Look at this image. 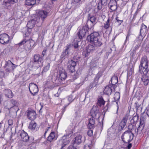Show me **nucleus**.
<instances>
[{
    "instance_id": "39448f33",
    "label": "nucleus",
    "mask_w": 149,
    "mask_h": 149,
    "mask_svg": "<svg viewBox=\"0 0 149 149\" xmlns=\"http://www.w3.org/2000/svg\"><path fill=\"white\" fill-rule=\"evenodd\" d=\"M72 134L70 133L64 135L60 139V141L61 143L62 148H63L66 145L68 144L71 141V137Z\"/></svg>"
},
{
    "instance_id": "c03bdc74",
    "label": "nucleus",
    "mask_w": 149,
    "mask_h": 149,
    "mask_svg": "<svg viewBox=\"0 0 149 149\" xmlns=\"http://www.w3.org/2000/svg\"><path fill=\"white\" fill-rule=\"evenodd\" d=\"M27 30L26 32V33H25V35L26 36H28L31 31V29L32 28H31L30 27H28L27 28Z\"/></svg>"
},
{
    "instance_id": "ea45409f",
    "label": "nucleus",
    "mask_w": 149,
    "mask_h": 149,
    "mask_svg": "<svg viewBox=\"0 0 149 149\" xmlns=\"http://www.w3.org/2000/svg\"><path fill=\"white\" fill-rule=\"evenodd\" d=\"M147 27L143 24L141 25V27L140 29V33L142 32L143 33L146 32V31Z\"/></svg>"
},
{
    "instance_id": "9b49d317",
    "label": "nucleus",
    "mask_w": 149,
    "mask_h": 149,
    "mask_svg": "<svg viewBox=\"0 0 149 149\" xmlns=\"http://www.w3.org/2000/svg\"><path fill=\"white\" fill-rule=\"evenodd\" d=\"M18 45L19 46L24 45V49L26 51H29L31 48L32 45H33V42H31L29 40H26L24 39L19 43Z\"/></svg>"
},
{
    "instance_id": "a211bd4d",
    "label": "nucleus",
    "mask_w": 149,
    "mask_h": 149,
    "mask_svg": "<svg viewBox=\"0 0 149 149\" xmlns=\"http://www.w3.org/2000/svg\"><path fill=\"white\" fill-rule=\"evenodd\" d=\"M127 120V117L125 116L123 117L121 122L120 123L118 128V132H120L123 129L126 125Z\"/></svg>"
},
{
    "instance_id": "4be33fe9",
    "label": "nucleus",
    "mask_w": 149,
    "mask_h": 149,
    "mask_svg": "<svg viewBox=\"0 0 149 149\" xmlns=\"http://www.w3.org/2000/svg\"><path fill=\"white\" fill-rule=\"evenodd\" d=\"M59 74L60 78L63 81L65 80L67 77V74L65 70L62 68H59Z\"/></svg>"
},
{
    "instance_id": "680f3d73",
    "label": "nucleus",
    "mask_w": 149,
    "mask_h": 149,
    "mask_svg": "<svg viewBox=\"0 0 149 149\" xmlns=\"http://www.w3.org/2000/svg\"><path fill=\"white\" fill-rule=\"evenodd\" d=\"M46 50H44L42 52V55L43 56L45 54Z\"/></svg>"
},
{
    "instance_id": "37998d69",
    "label": "nucleus",
    "mask_w": 149,
    "mask_h": 149,
    "mask_svg": "<svg viewBox=\"0 0 149 149\" xmlns=\"http://www.w3.org/2000/svg\"><path fill=\"white\" fill-rule=\"evenodd\" d=\"M104 5L102 3L100 2L98 3L97 5V9L98 10H100L102 8V6Z\"/></svg>"
},
{
    "instance_id": "a18cd8bd",
    "label": "nucleus",
    "mask_w": 149,
    "mask_h": 149,
    "mask_svg": "<svg viewBox=\"0 0 149 149\" xmlns=\"http://www.w3.org/2000/svg\"><path fill=\"white\" fill-rule=\"evenodd\" d=\"M71 45L70 44H68L66 46V49H65V52H68V53L69 52L68 50L71 47Z\"/></svg>"
},
{
    "instance_id": "6e6552de",
    "label": "nucleus",
    "mask_w": 149,
    "mask_h": 149,
    "mask_svg": "<svg viewBox=\"0 0 149 149\" xmlns=\"http://www.w3.org/2000/svg\"><path fill=\"white\" fill-rule=\"evenodd\" d=\"M42 58H41V56L39 54H36L34 55L32 60L34 67L37 68L40 67Z\"/></svg>"
},
{
    "instance_id": "f03ea898",
    "label": "nucleus",
    "mask_w": 149,
    "mask_h": 149,
    "mask_svg": "<svg viewBox=\"0 0 149 149\" xmlns=\"http://www.w3.org/2000/svg\"><path fill=\"white\" fill-rule=\"evenodd\" d=\"M88 35L87 37V39L88 41L93 45L96 47H100L102 45V43L101 41L99 40L98 38L99 36V34L98 32H92Z\"/></svg>"
},
{
    "instance_id": "6ab92c4d",
    "label": "nucleus",
    "mask_w": 149,
    "mask_h": 149,
    "mask_svg": "<svg viewBox=\"0 0 149 149\" xmlns=\"http://www.w3.org/2000/svg\"><path fill=\"white\" fill-rule=\"evenodd\" d=\"M101 76V74L100 73H98L94 78L93 81L92 82L90 85L89 88L91 89L97 86V83L98 82V80L99 78Z\"/></svg>"
},
{
    "instance_id": "5701e85b",
    "label": "nucleus",
    "mask_w": 149,
    "mask_h": 149,
    "mask_svg": "<svg viewBox=\"0 0 149 149\" xmlns=\"http://www.w3.org/2000/svg\"><path fill=\"white\" fill-rule=\"evenodd\" d=\"M47 13L44 10H40L38 12V15L40 19L41 20V23L43 22L44 19L47 17Z\"/></svg>"
},
{
    "instance_id": "e433bc0d",
    "label": "nucleus",
    "mask_w": 149,
    "mask_h": 149,
    "mask_svg": "<svg viewBox=\"0 0 149 149\" xmlns=\"http://www.w3.org/2000/svg\"><path fill=\"white\" fill-rule=\"evenodd\" d=\"M50 67V64L47 63L46 65L44 67L43 70L41 73V74L43 75L49 69Z\"/></svg>"
},
{
    "instance_id": "9d476101",
    "label": "nucleus",
    "mask_w": 149,
    "mask_h": 149,
    "mask_svg": "<svg viewBox=\"0 0 149 149\" xmlns=\"http://www.w3.org/2000/svg\"><path fill=\"white\" fill-rule=\"evenodd\" d=\"M91 114L92 117L95 119H99L100 114L98 108L96 106H94L91 111Z\"/></svg>"
},
{
    "instance_id": "4468645a",
    "label": "nucleus",
    "mask_w": 149,
    "mask_h": 149,
    "mask_svg": "<svg viewBox=\"0 0 149 149\" xmlns=\"http://www.w3.org/2000/svg\"><path fill=\"white\" fill-rule=\"evenodd\" d=\"M29 88L30 93L33 95H35L38 91L37 85L33 83H31L29 84Z\"/></svg>"
},
{
    "instance_id": "13d9d810",
    "label": "nucleus",
    "mask_w": 149,
    "mask_h": 149,
    "mask_svg": "<svg viewBox=\"0 0 149 149\" xmlns=\"http://www.w3.org/2000/svg\"><path fill=\"white\" fill-rule=\"evenodd\" d=\"M128 145L127 146V148L128 149H130L132 147V144L131 143H128Z\"/></svg>"
},
{
    "instance_id": "8fccbe9b",
    "label": "nucleus",
    "mask_w": 149,
    "mask_h": 149,
    "mask_svg": "<svg viewBox=\"0 0 149 149\" xmlns=\"http://www.w3.org/2000/svg\"><path fill=\"white\" fill-rule=\"evenodd\" d=\"M13 108V107L12 108H11L10 109V110H9V111H11L13 112H14V113L15 112L16 113L18 110L17 111V110H16L15 108Z\"/></svg>"
},
{
    "instance_id": "0eeeda50",
    "label": "nucleus",
    "mask_w": 149,
    "mask_h": 149,
    "mask_svg": "<svg viewBox=\"0 0 149 149\" xmlns=\"http://www.w3.org/2000/svg\"><path fill=\"white\" fill-rule=\"evenodd\" d=\"M5 65L7 67L5 70V73L7 75L13 71L17 66V65L14 64L9 60L6 61Z\"/></svg>"
},
{
    "instance_id": "a19ab883",
    "label": "nucleus",
    "mask_w": 149,
    "mask_h": 149,
    "mask_svg": "<svg viewBox=\"0 0 149 149\" xmlns=\"http://www.w3.org/2000/svg\"><path fill=\"white\" fill-rule=\"evenodd\" d=\"M118 17H116V21L115 23L118 26L121 25V23L123 22V20H119L118 19Z\"/></svg>"
},
{
    "instance_id": "72a5a7b5",
    "label": "nucleus",
    "mask_w": 149,
    "mask_h": 149,
    "mask_svg": "<svg viewBox=\"0 0 149 149\" xmlns=\"http://www.w3.org/2000/svg\"><path fill=\"white\" fill-rule=\"evenodd\" d=\"M62 81H63L61 78H59L57 76H56L54 78V82L56 85H59L63 83Z\"/></svg>"
},
{
    "instance_id": "0e129e2a",
    "label": "nucleus",
    "mask_w": 149,
    "mask_h": 149,
    "mask_svg": "<svg viewBox=\"0 0 149 149\" xmlns=\"http://www.w3.org/2000/svg\"><path fill=\"white\" fill-rule=\"evenodd\" d=\"M50 127H48L47 128V129L46 130V131H45V134L47 132V131L49 129H50Z\"/></svg>"
},
{
    "instance_id": "6e6d98bb",
    "label": "nucleus",
    "mask_w": 149,
    "mask_h": 149,
    "mask_svg": "<svg viewBox=\"0 0 149 149\" xmlns=\"http://www.w3.org/2000/svg\"><path fill=\"white\" fill-rule=\"evenodd\" d=\"M84 149H91L90 146L89 145H86L84 146Z\"/></svg>"
},
{
    "instance_id": "2eb2a0df",
    "label": "nucleus",
    "mask_w": 149,
    "mask_h": 149,
    "mask_svg": "<svg viewBox=\"0 0 149 149\" xmlns=\"http://www.w3.org/2000/svg\"><path fill=\"white\" fill-rule=\"evenodd\" d=\"M145 120L143 118H141L139 123V125L137 129H135V131L136 134H140L141 133L142 130L143 129L145 126Z\"/></svg>"
},
{
    "instance_id": "052dcab7",
    "label": "nucleus",
    "mask_w": 149,
    "mask_h": 149,
    "mask_svg": "<svg viewBox=\"0 0 149 149\" xmlns=\"http://www.w3.org/2000/svg\"><path fill=\"white\" fill-rule=\"evenodd\" d=\"M3 100L2 96L0 95V104H1V102Z\"/></svg>"
},
{
    "instance_id": "864d4df0",
    "label": "nucleus",
    "mask_w": 149,
    "mask_h": 149,
    "mask_svg": "<svg viewBox=\"0 0 149 149\" xmlns=\"http://www.w3.org/2000/svg\"><path fill=\"white\" fill-rule=\"evenodd\" d=\"M67 149H77V148L75 146L70 145L68 147Z\"/></svg>"
},
{
    "instance_id": "423d86ee",
    "label": "nucleus",
    "mask_w": 149,
    "mask_h": 149,
    "mask_svg": "<svg viewBox=\"0 0 149 149\" xmlns=\"http://www.w3.org/2000/svg\"><path fill=\"white\" fill-rule=\"evenodd\" d=\"M13 107L16 110H19V109L17 106V101L11 99L7 103V105L5 106V108L8 110H10V109Z\"/></svg>"
},
{
    "instance_id": "c756f323",
    "label": "nucleus",
    "mask_w": 149,
    "mask_h": 149,
    "mask_svg": "<svg viewBox=\"0 0 149 149\" xmlns=\"http://www.w3.org/2000/svg\"><path fill=\"white\" fill-rule=\"evenodd\" d=\"M36 124L34 121H31L29 124V128L31 130H36Z\"/></svg>"
},
{
    "instance_id": "cd10ccee",
    "label": "nucleus",
    "mask_w": 149,
    "mask_h": 149,
    "mask_svg": "<svg viewBox=\"0 0 149 149\" xmlns=\"http://www.w3.org/2000/svg\"><path fill=\"white\" fill-rule=\"evenodd\" d=\"M120 98V94L119 92H116L114 95V100L116 101V103L117 104V110L116 112V113H118V101L119 99Z\"/></svg>"
},
{
    "instance_id": "de8ad7c7",
    "label": "nucleus",
    "mask_w": 149,
    "mask_h": 149,
    "mask_svg": "<svg viewBox=\"0 0 149 149\" xmlns=\"http://www.w3.org/2000/svg\"><path fill=\"white\" fill-rule=\"evenodd\" d=\"M93 131L91 130H89L88 131L87 134L89 136H91L93 135Z\"/></svg>"
},
{
    "instance_id": "c85d7f7f",
    "label": "nucleus",
    "mask_w": 149,
    "mask_h": 149,
    "mask_svg": "<svg viewBox=\"0 0 149 149\" xmlns=\"http://www.w3.org/2000/svg\"><path fill=\"white\" fill-rule=\"evenodd\" d=\"M13 4V3H10V1L9 0H5L3 3V6L6 8H8L10 6L11 4Z\"/></svg>"
},
{
    "instance_id": "4d7b16f0",
    "label": "nucleus",
    "mask_w": 149,
    "mask_h": 149,
    "mask_svg": "<svg viewBox=\"0 0 149 149\" xmlns=\"http://www.w3.org/2000/svg\"><path fill=\"white\" fill-rule=\"evenodd\" d=\"M80 0H72V3L75 4L76 3H78Z\"/></svg>"
},
{
    "instance_id": "1a4fd4ad",
    "label": "nucleus",
    "mask_w": 149,
    "mask_h": 149,
    "mask_svg": "<svg viewBox=\"0 0 149 149\" xmlns=\"http://www.w3.org/2000/svg\"><path fill=\"white\" fill-rule=\"evenodd\" d=\"M17 136L23 141L27 142L29 140V136L27 133L22 130H19L17 134Z\"/></svg>"
},
{
    "instance_id": "ddd939ff",
    "label": "nucleus",
    "mask_w": 149,
    "mask_h": 149,
    "mask_svg": "<svg viewBox=\"0 0 149 149\" xmlns=\"http://www.w3.org/2000/svg\"><path fill=\"white\" fill-rule=\"evenodd\" d=\"M95 49V46H94L93 45H88L83 52L84 55L85 57H88L90 55L91 53Z\"/></svg>"
},
{
    "instance_id": "dca6fc26",
    "label": "nucleus",
    "mask_w": 149,
    "mask_h": 149,
    "mask_svg": "<svg viewBox=\"0 0 149 149\" xmlns=\"http://www.w3.org/2000/svg\"><path fill=\"white\" fill-rule=\"evenodd\" d=\"M9 41V36L6 33L0 35V42L3 44H7Z\"/></svg>"
},
{
    "instance_id": "603ef678",
    "label": "nucleus",
    "mask_w": 149,
    "mask_h": 149,
    "mask_svg": "<svg viewBox=\"0 0 149 149\" xmlns=\"http://www.w3.org/2000/svg\"><path fill=\"white\" fill-rule=\"evenodd\" d=\"M138 119V117L137 116H134L133 117L132 120L134 121V122H135L136 121H137Z\"/></svg>"
},
{
    "instance_id": "f257e3e1",
    "label": "nucleus",
    "mask_w": 149,
    "mask_h": 149,
    "mask_svg": "<svg viewBox=\"0 0 149 149\" xmlns=\"http://www.w3.org/2000/svg\"><path fill=\"white\" fill-rule=\"evenodd\" d=\"M139 71L141 74H143L141 79L145 86L147 85L149 83V74L148 73L149 69L148 68V62L145 57L142 58L141 61Z\"/></svg>"
},
{
    "instance_id": "4c0bfd02",
    "label": "nucleus",
    "mask_w": 149,
    "mask_h": 149,
    "mask_svg": "<svg viewBox=\"0 0 149 149\" xmlns=\"http://www.w3.org/2000/svg\"><path fill=\"white\" fill-rule=\"evenodd\" d=\"M36 4V1L34 0H26L25 4L28 6H33Z\"/></svg>"
},
{
    "instance_id": "393cba45",
    "label": "nucleus",
    "mask_w": 149,
    "mask_h": 149,
    "mask_svg": "<svg viewBox=\"0 0 149 149\" xmlns=\"http://www.w3.org/2000/svg\"><path fill=\"white\" fill-rule=\"evenodd\" d=\"M82 136L80 135H78L72 140V144L74 145H79L82 141Z\"/></svg>"
},
{
    "instance_id": "bb28decb",
    "label": "nucleus",
    "mask_w": 149,
    "mask_h": 149,
    "mask_svg": "<svg viewBox=\"0 0 149 149\" xmlns=\"http://www.w3.org/2000/svg\"><path fill=\"white\" fill-rule=\"evenodd\" d=\"M92 117L89 119V123L88 125V127L90 129L93 128L94 127L95 121Z\"/></svg>"
},
{
    "instance_id": "2f4dec72",
    "label": "nucleus",
    "mask_w": 149,
    "mask_h": 149,
    "mask_svg": "<svg viewBox=\"0 0 149 149\" xmlns=\"http://www.w3.org/2000/svg\"><path fill=\"white\" fill-rule=\"evenodd\" d=\"M55 134L54 132H52L49 135L47 138V140L50 142L52 141L53 140L56 139V138L55 137Z\"/></svg>"
},
{
    "instance_id": "5fc2aeb1",
    "label": "nucleus",
    "mask_w": 149,
    "mask_h": 149,
    "mask_svg": "<svg viewBox=\"0 0 149 149\" xmlns=\"http://www.w3.org/2000/svg\"><path fill=\"white\" fill-rule=\"evenodd\" d=\"M68 99L69 101L72 102L74 99H72V96H70L68 97Z\"/></svg>"
},
{
    "instance_id": "f8f14e48",
    "label": "nucleus",
    "mask_w": 149,
    "mask_h": 149,
    "mask_svg": "<svg viewBox=\"0 0 149 149\" xmlns=\"http://www.w3.org/2000/svg\"><path fill=\"white\" fill-rule=\"evenodd\" d=\"M96 18L94 16H90V14L87 21L86 25L90 28H91L96 23Z\"/></svg>"
},
{
    "instance_id": "bf43d9fd",
    "label": "nucleus",
    "mask_w": 149,
    "mask_h": 149,
    "mask_svg": "<svg viewBox=\"0 0 149 149\" xmlns=\"http://www.w3.org/2000/svg\"><path fill=\"white\" fill-rule=\"evenodd\" d=\"M67 106H66L64 107V108L62 109V113H63L65 110V108Z\"/></svg>"
},
{
    "instance_id": "69168bd1",
    "label": "nucleus",
    "mask_w": 149,
    "mask_h": 149,
    "mask_svg": "<svg viewBox=\"0 0 149 149\" xmlns=\"http://www.w3.org/2000/svg\"><path fill=\"white\" fill-rule=\"evenodd\" d=\"M35 1H36V4L38 3L39 1L40 0H34Z\"/></svg>"
},
{
    "instance_id": "412c9836",
    "label": "nucleus",
    "mask_w": 149,
    "mask_h": 149,
    "mask_svg": "<svg viewBox=\"0 0 149 149\" xmlns=\"http://www.w3.org/2000/svg\"><path fill=\"white\" fill-rule=\"evenodd\" d=\"M113 89V86H112V85L109 84L108 86H106L104 90V94L107 95H110L111 93L112 90Z\"/></svg>"
},
{
    "instance_id": "aec40b11",
    "label": "nucleus",
    "mask_w": 149,
    "mask_h": 149,
    "mask_svg": "<svg viewBox=\"0 0 149 149\" xmlns=\"http://www.w3.org/2000/svg\"><path fill=\"white\" fill-rule=\"evenodd\" d=\"M117 4L116 0H111L108 4L109 7L112 11H115L117 8Z\"/></svg>"
},
{
    "instance_id": "20e7f679",
    "label": "nucleus",
    "mask_w": 149,
    "mask_h": 149,
    "mask_svg": "<svg viewBox=\"0 0 149 149\" xmlns=\"http://www.w3.org/2000/svg\"><path fill=\"white\" fill-rule=\"evenodd\" d=\"M131 130L125 131L121 136V139L124 143H130L133 139L134 134Z\"/></svg>"
},
{
    "instance_id": "09e8293b",
    "label": "nucleus",
    "mask_w": 149,
    "mask_h": 149,
    "mask_svg": "<svg viewBox=\"0 0 149 149\" xmlns=\"http://www.w3.org/2000/svg\"><path fill=\"white\" fill-rule=\"evenodd\" d=\"M108 0H100V2L104 5H106L107 4Z\"/></svg>"
},
{
    "instance_id": "49530a36",
    "label": "nucleus",
    "mask_w": 149,
    "mask_h": 149,
    "mask_svg": "<svg viewBox=\"0 0 149 149\" xmlns=\"http://www.w3.org/2000/svg\"><path fill=\"white\" fill-rule=\"evenodd\" d=\"M68 54V52H65V51L64 52H62V54L61 56V57L62 58L64 57H65V55L66 54Z\"/></svg>"
},
{
    "instance_id": "7c9ffc66",
    "label": "nucleus",
    "mask_w": 149,
    "mask_h": 149,
    "mask_svg": "<svg viewBox=\"0 0 149 149\" xmlns=\"http://www.w3.org/2000/svg\"><path fill=\"white\" fill-rule=\"evenodd\" d=\"M4 93L5 96L9 98H12L13 96V93L10 89H7L4 91Z\"/></svg>"
},
{
    "instance_id": "c9c22d12",
    "label": "nucleus",
    "mask_w": 149,
    "mask_h": 149,
    "mask_svg": "<svg viewBox=\"0 0 149 149\" xmlns=\"http://www.w3.org/2000/svg\"><path fill=\"white\" fill-rule=\"evenodd\" d=\"M111 83L112 86H113L114 87L115 84L117 83L118 82V78L116 76H113L111 78Z\"/></svg>"
},
{
    "instance_id": "58836bf2",
    "label": "nucleus",
    "mask_w": 149,
    "mask_h": 149,
    "mask_svg": "<svg viewBox=\"0 0 149 149\" xmlns=\"http://www.w3.org/2000/svg\"><path fill=\"white\" fill-rule=\"evenodd\" d=\"M80 41H78L77 40L75 39L74 42L72 43V45L74 46V47L75 49H77L79 45H78V42Z\"/></svg>"
},
{
    "instance_id": "3c124183",
    "label": "nucleus",
    "mask_w": 149,
    "mask_h": 149,
    "mask_svg": "<svg viewBox=\"0 0 149 149\" xmlns=\"http://www.w3.org/2000/svg\"><path fill=\"white\" fill-rule=\"evenodd\" d=\"M84 79H82L80 83H78L77 84L78 85H81L84 84Z\"/></svg>"
},
{
    "instance_id": "a878e982",
    "label": "nucleus",
    "mask_w": 149,
    "mask_h": 149,
    "mask_svg": "<svg viewBox=\"0 0 149 149\" xmlns=\"http://www.w3.org/2000/svg\"><path fill=\"white\" fill-rule=\"evenodd\" d=\"M113 25V22H112V20L108 18L106 22L104 24V27L106 29L110 28L111 30Z\"/></svg>"
},
{
    "instance_id": "e2e57ef3",
    "label": "nucleus",
    "mask_w": 149,
    "mask_h": 149,
    "mask_svg": "<svg viewBox=\"0 0 149 149\" xmlns=\"http://www.w3.org/2000/svg\"><path fill=\"white\" fill-rule=\"evenodd\" d=\"M77 118L76 117V118H75V119H74L73 120L74 121V124H76V123L77 122Z\"/></svg>"
},
{
    "instance_id": "79ce46f5",
    "label": "nucleus",
    "mask_w": 149,
    "mask_h": 149,
    "mask_svg": "<svg viewBox=\"0 0 149 149\" xmlns=\"http://www.w3.org/2000/svg\"><path fill=\"white\" fill-rule=\"evenodd\" d=\"M8 123L9 125L8 127L10 128L11 129L12 126L13 125V120L11 119L8 120Z\"/></svg>"
},
{
    "instance_id": "7ed1b4c3",
    "label": "nucleus",
    "mask_w": 149,
    "mask_h": 149,
    "mask_svg": "<svg viewBox=\"0 0 149 149\" xmlns=\"http://www.w3.org/2000/svg\"><path fill=\"white\" fill-rule=\"evenodd\" d=\"M92 31L91 28L88 27L87 25L84 26L80 29L77 32V36L79 39H82L85 36L90 34Z\"/></svg>"
},
{
    "instance_id": "338daca9",
    "label": "nucleus",
    "mask_w": 149,
    "mask_h": 149,
    "mask_svg": "<svg viewBox=\"0 0 149 149\" xmlns=\"http://www.w3.org/2000/svg\"><path fill=\"white\" fill-rule=\"evenodd\" d=\"M1 121H0V128L1 127Z\"/></svg>"
},
{
    "instance_id": "b1692460",
    "label": "nucleus",
    "mask_w": 149,
    "mask_h": 149,
    "mask_svg": "<svg viewBox=\"0 0 149 149\" xmlns=\"http://www.w3.org/2000/svg\"><path fill=\"white\" fill-rule=\"evenodd\" d=\"M36 113L34 111H29L27 112L28 118L32 121H33L36 118Z\"/></svg>"
},
{
    "instance_id": "473e14b6",
    "label": "nucleus",
    "mask_w": 149,
    "mask_h": 149,
    "mask_svg": "<svg viewBox=\"0 0 149 149\" xmlns=\"http://www.w3.org/2000/svg\"><path fill=\"white\" fill-rule=\"evenodd\" d=\"M36 24V21L35 20L32 19L30 21H29L27 25L28 27H30L32 28L34 27V25Z\"/></svg>"
},
{
    "instance_id": "f704fd0d",
    "label": "nucleus",
    "mask_w": 149,
    "mask_h": 149,
    "mask_svg": "<svg viewBox=\"0 0 149 149\" xmlns=\"http://www.w3.org/2000/svg\"><path fill=\"white\" fill-rule=\"evenodd\" d=\"M105 103V101L102 97H100L98 100L97 103V105L100 107H101L102 105H104Z\"/></svg>"
},
{
    "instance_id": "774afa93",
    "label": "nucleus",
    "mask_w": 149,
    "mask_h": 149,
    "mask_svg": "<svg viewBox=\"0 0 149 149\" xmlns=\"http://www.w3.org/2000/svg\"><path fill=\"white\" fill-rule=\"evenodd\" d=\"M147 115L149 117V111H148V113H147Z\"/></svg>"
},
{
    "instance_id": "f3484780",
    "label": "nucleus",
    "mask_w": 149,
    "mask_h": 149,
    "mask_svg": "<svg viewBox=\"0 0 149 149\" xmlns=\"http://www.w3.org/2000/svg\"><path fill=\"white\" fill-rule=\"evenodd\" d=\"M77 61L71 60L68 61V68L70 72L72 73L75 71V66L76 65Z\"/></svg>"
}]
</instances>
